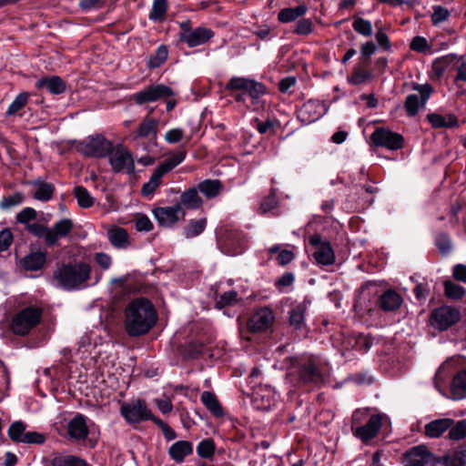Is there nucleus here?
I'll return each mask as SVG.
<instances>
[{"mask_svg":"<svg viewBox=\"0 0 466 466\" xmlns=\"http://www.w3.org/2000/svg\"><path fill=\"white\" fill-rule=\"evenodd\" d=\"M431 22L433 25H439L446 21L450 16V12L447 8L441 5H434L432 7Z\"/></svg>","mask_w":466,"mask_h":466,"instance_id":"4d7b16f0","label":"nucleus"},{"mask_svg":"<svg viewBox=\"0 0 466 466\" xmlns=\"http://www.w3.org/2000/svg\"><path fill=\"white\" fill-rule=\"evenodd\" d=\"M294 32L301 35H309L312 32V23L309 19H300L297 23Z\"/></svg>","mask_w":466,"mask_h":466,"instance_id":"774afa93","label":"nucleus"},{"mask_svg":"<svg viewBox=\"0 0 466 466\" xmlns=\"http://www.w3.org/2000/svg\"><path fill=\"white\" fill-rule=\"evenodd\" d=\"M198 191L197 187H190L184 191L180 196V202L178 204L188 209L199 208L203 204V200Z\"/></svg>","mask_w":466,"mask_h":466,"instance_id":"473e14b6","label":"nucleus"},{"mask_svg":"<svg viewBox=\"0 0 466 466\" xmlns=\"http://www.w3.org/2000/svg\"><path fill=\"white\" fill-rule=\"evenodd\" d=\"M207 219H191L187 226L184 228L183 234L187 238H192L200 235L206 228Z\"/></svg>","mask_w":466,"mask_h":466,"instance_id":"a19ab883","label":"nucleus"},{"mask_svg":"<svg viewBox=\"0 0 466 466\" xmlns=\"http://www.w3.org/2000/svg\"><path fill=\"white\" fill-rule=\"evenodd\" d=\"M36 218V211L32 208H25L16 215L17 222L21 224H25L26 226L30 221L35 220Z\"/></svg>","mask_w":466,"mask_h":466,"instance_id":"bf43d9fd","label":"nucleus"},{"mask_svg":"<svg viewBox=\"0 0 466 466\" xmlns=\"http://www.w3.org/2000/svg\"><path fill=\"white\" fill-rule=\"evenodd\" d=\"M369 409H363V410H357L352 414L351 419V429L352 432H354V429L356 426L362 425V422L368 418L369 416Z\"/></svg>","mask_w":466,"mask_h":466,"instance_id":"0e129e2a","label":"nucleus"},{"mask_svg":"<svg viewBox=\"0 0 466 466\" xmlns=\"http://www.w3.org/2000/svg\"><path fill=\"white\" fill-rule=\"evenodd\" d=\"M120 413L129 424L138 423L151 418V411L145 400H142L123 403L120 408Z\"/></svg>","mask_w":466,"mask_h":466,"instance_id":"f8f14e48","label":"nucleus"},{"mask_svg":"<svg viewBox=\"0 0 466 466\" xmlns=\"http://www.w3.org/2000/svg\"><path fill=\"white\" fill-rule=\"evenodd\" d=\"M109 155V163L112 169L118 172H125L127 174H133L135 172V163L132 154L129 150L122 146L116 147H112V151Z\"/></svg>","mask_w":466,"mask_h":466,"instance_id":"9b49d317","label":"nucleus"},{"mask_svg":"<svg viewBox=\"0 0 466 466\" xmlns=\"http://www.w3.org/2000/svg\"><path fill=\"white\" fill-rule=\"evenodd\" d=\"M375 25L377 28V31L375 34V38H376V41H377L379 46L384 51L390 50V48H391L390 40V37L388 36V35L384 32L382 25H380L379 22H376Z\"/></svg>","mask_w":466,"mask_h":466,"instance_id":"5fc2aeb1","label":"nucleus"},{"mask_svg":"<svg viewBox=\"0 0 466 466\" xmlns=\"http://www.w3.org/2000/svg\"><path fill=\"white\" fill-rule=\"evenodd\" d=\"M308 11L306 5L281 9L278 14V20L281 23H290L303 16Z\"/></svg>","mask_w":466,"mask_h":466,"instance_id":"f704fd0d","label":"nucleus"},{"mask_svg":"<svg viewBox=\"0 0 466 466\" xmlns=\"http://www.w3.org/2000/svg\"><path fill=\"white\" fill-rule=\"evenodd\" d=\"M197 453L200 458L209 459L215 453V443L212 439L202 440L197 446Z\"/></svg>","mask_w":466,"mask_h":466,"instance_id":"3c124183","label":"nucleus"},{"mask_svg":"<svg viewBox=\"0 0 466 466\" xmlns=\"http://www.w3.org/2000/svg\"><path fill=\"white\" fill-rule=\"evenodd\" d=\"M29 93L22 92L18 94L6 110V116H14L19 112L28 102Z\"/></svg>","mask_w":466,"mask_h":466,"instance_id":"a18cd8bd","label":"nucleus"},{"mask_svg":"<svg viewBox=\"0 0 466 466\" xmlns=\"http://www.w3.org/2000/svg\"><path fill=\"white\" fill-rule=\"evenodd\" d=\"M35 86L38 89H46L55 95L62 94L66 90L65 82L57 76L38 79L35 83Z\"/></svg>","mask_w":466,"mask_h":466,"instance_id":"bb28decb","label":"nucleus"},{"mask_svg":"<svg viewBox=\"0 0 466 466\" xmlns=\"http://www.w3.org/2000/svg\"><path fill=\"white\" fill-rule=\"evenodd\" d=\"M49 462L51 466H90L86 460L74 455H56Z\"/></svg>","mask_w":466,"mask_h":466,"instance_id":"e433bc0d","label":"nucleus"},{"mask_svg":"<svg viewBox=\"0 0 466 466\" xmlns=\"http://www.w3.org/2000/svg\"><path fill=\"white\" fill-rule=\"evenodd\" d=\"M405 466L434 465L439 461L425 445H418L403 454Z\"/></svg>","mask_w":466,"mask_h":466,"instance_id":"2eb2a0df","label":"nucleus"},{"mask_svg":"<svg viewBox=\"0 0 466 466\" xmlns=\"http://www.w3.org/2000/svg\"><path fill=\"white\" fill-rule=\"evenodd\" d=\"M13 233L9 228H4L0 231V252L5 251L13 243Z\"/></svg>","mask_w":466,"mask_h":466,"instance_id":"e2e57ef3","label":"nucleus"},{"mask_svg":"<svg viewBox=\"0 0 466 466\" xmlns=\"http://www.w3.org/2000/svg\"><path fill=\"white\" fill-rule=\"evenodd\" d=\"M26 425L22 421H15L9 427L8 436L16 442L42 444L46 438L36 431H25Z\"/></svg>","mask_w":466,"mask_h":466,"instance_id":"f3484780","label":"nucleus"},{"mask_svg":"<svg viewBox=\"0 0 466 466\" xmlns=\"http://www.w3.org/2000/svg\"><path fill=\"white\" fill-rule=\"evenodd\" d=\"M91 267L86 262L63 264L54 272V279L66 290L84 288L90 279Z\"/></svg>","mask_w":466,"mask_h":466,"instance_id":"7ed1b4c3","label":"nucleus"},{"mask_svg":"<svg viewBox=\"0 0 466 466\" xmlns=\"http://www.w3.org/2000/svg\"><path fill=\"white\" fill-rule=\"evenodd\" d=\"M26 229L29 233L35 237L44 238L46 244L48 246V232H50L49 228L39 223H32L26 226Z\"/></svg>","mask_w":466,"mask_h":466,"instance_id":"6e6d98bb","label":"nucleus"},{"mask_svg":"<svg viewBox=\"0 0 466 466\" xmlns=\"http://www.w3.org/2000/svg\"><path fill=\"white\" fill-rule=\"evenodd\" d=\"M225 89L230 93L237 102H245L246 96H248L254 109L259 108L261 97L268 92L263 83L244 76H232L226 84Z\"/></svg>","mask_w":466,"mask_h":466,"instance_id":"f03ea898","label":"nucleus"},{"mask_svg":"<svg viewBox=\"0 0 466 466\" xmlns=\"http://www.w3.org/2000/svg\"><path fill=\"white\" fill-rule=\"evenodd\" d=\"M107 238L111 245L118 249H125L130 245L127 231L120 227H113L108 229Z\"/></svg>","mask_w":466,"mask_h":466,"instance_id":"cd10ccee","label":"nucleus"},{"mask_svg":"<svg viewBox=\"0 0 466 466\" xmlns=\"http://www.w3.org/2000/svg\"><path fill=\"white\" fill-rule=\"evenodd\" d=\"M445 461L448 464L452 466H463L466 462V453L464 451H454L449 454Z\"/></svg>","mask_w":466,"mask_h":466,"instance_id":"052dcab7","label":"nucleus"},{"mask_svg":"<svg viewBox=\"0 0 466 466\" xmlns=\"http://www.w3.org/2000/svg\"><path fill=\"white\" fill-rule=\"evenodd\" d=\"M174 96L173 90L163 84L150 85L132 95V99L137 105L153 103L167 99Z\"/></svg>","mask_w":466,"mask_h":466,"instance_id":"6e6552de","label":"nucleus"},{"mask_svg":"<svg viewBox=\"0 0 466 466\" xmlns=\"http://www.w3.org/2000/svg\"><path fill=\"white\" fill-rule=\"evenodd\" d=\"M168 56V50L166 46H159L154 55H152L147 62L149 68H157L166 62Z\"/></svg>","mask_w":466,"mask_h":466,"instance_id":"c03bdc74","label":"nucleus"},{"mask_svg":"<svg viewBox=\"0 0 466 466\" xmlns=\"http://www.w3.org/2000/svg\"><path fill=\"white\" fill-rule=\"evenodd\" d=\"M288 377L298 386H318L323 381V375L311 358H291Z\"/></svg>","mask_w":466,"mask_h":466,"instance_id":"20e7f679","label":"nucleus"},{"mask_svg":"<svg viewBox=\"0 0 466 466\" xmlns=\"http://www.w3.org/2000/svg\"><path fill=\"white\" fill-rule=\"evenodd\" d=\"M460 311L450 306H441L433 309L430 321L434 329L446 330L460 319Z\"/></svg>","mask_w":466,"mask_h":466,"instance_id":"9d476101","label":"nucleus"},{"mask_svg":"<svg viewBox=\"0 0 466 466\" xmlns=\"http://www.w3.org/2000/svg\"><path fill=\"white\" fill-rule=\"evenodd\" d=\"M112 143L102 135L91 136L79 142L78 152L90 157H104L112 151Z\"/></svg>","mask_w":466,"mask_h":466,"instance_id":"0eeeda50","label":"nucleus"},{"mask_svg":"<svg viewBox=\"0 0 466 466\" xmlns=\"http://www.w3.org/2000/svg\"><path fill=\"white\" fill-rule=\"evenodd\" d=\"M187 156V150L179 148L177 151L169 156L167 159L160 163L158 167L167 174L177 166L184 161Z\"/></svg>","mask_w":466,"mask_h":466,"instance_id":"58836bf2","label":"nucleus"},{"mask_svg":"<svg viewBox=\"0 0 466 466\" xmlns=\"http://www.w3.org/2000/svg\"><path fill=\"white\" fill-rule=\"evenodd\" d=\"M68 435L76 441L85 440L89 433L86 424V418L82 414H77L69 422L67 428Z\"/></svg>","mask_w":466,"mask_h":466,"instance_id":"4be33fe9","label":"nucleus"},{"mask_svg":"<svg viewBox=\"0 0 466 466\" xmlns=\"http://www.w3.org/2000/svg\"><path fill=\"white\" fill-rule=\"evenodd\" d=\"M448 437L451 441H460L466 437V420H461L453 422V425L449 429Z\"/></svg>","mask_w":466,"mask_h":466,"instance_id":"603ef678","label":"nucleus"},{"mask_svg":"<svg viewBox=\"0 0 466 466\" xmlns=\"http://www.w3.org/2000/svg\"><path fill=\"white\" fill-rule=\"evenodd\" d=\"M279 204L275 188L270 189V193L263 198L258 208L260 214H266L277 208Z\"/></svg>","mask_w":466,"mask_h":466,"instance_id":"09e8293b","label":"nucleus"},{"mask_svg":"<svg viewBox=\"0 0 466 466\" xmlns=\"http://www.w3.org/2000/svg\"><path fill=\"white\" fill-rule=\"evenodd\" d=\"M33 185L35 187L33 196L35 199L40 201H48L52 198L55 191V187L53 184L37 181Z\"/></svg>","mask_w":466,"mask_h":466,"instance_id":"ea45409f","label":"nucleus"},{"mask_svg":"<svg viewBox=\"0 0 466 466\" xmlns=\"http://www.w3.org/2000/svg\"><path fill=\"white\" fill-rule=\"evenodd\" d=\"M73 228V221L69 218H63L55 223L48 232V246H54L60 238H66Z\"/></svg>","mask_w":466,"mask_h":466,"instance_id":"b1692460","label":"nucleus"},{"mask_svg":"<svg viewBox=\"0 0 466 466\" xmlns=\"http://www.w3.org/2000/svg\"><path fill=\"white\" fill-rule=\"evenodd\" d=\"M412 89L420 94V97L416 94H410L406 97L404 107L410 116H414L418 114L420 107L425 106L433 92L431 85L428 83H415L412 85Z\"/></svg>","mask_w":466,"mask_h":466,"instance_id":"1a4fd4ad","label":"nucleus"},{"mask_svg":"<svg viewBox=\"0 0 466 466\" xmlns=\"http://www.w3.org/2000/svg\"><path fill=\"white\" fill-rule=\"evenodd\" d=\"M462 363L460 364L461 366ZM459 370L453 376L451 384L450 397L452 400H462L466 396V370L459 367Z\"/></svg>","mask_w":466,"mask_h":466,"instance_id":"5701e85b","label":"nucleus"},{"mask_svg":"<svg viewBox=\"0 0 466 466\" xmlns=\"http://www.w3.org/2000/svg\"><path fill=\"white\" fill-rule=\"evenodd\" d=\"M167 11V0H154L148 18L153 21H162Z\"/></svg>","mask_w":466,"mask_h":466,"instance_id":"79ce46f5","label":"nucleus"},{"mask_svg":"<svg viewBox=\"0 0 466 466\" xmlns=\"http://www.w3.org/2000/svg\"><path fill=\"white\" fill-rule=\"evenodd\" d=\"M43 316V309L37 306H26L14 312L9 329L17 336H26L38 326Z\"/></svg>","mask_w":466,"mask_h":466,"instance_id":"39448f33","label":"nucleus"},{"mask_svg":"<svg viewBox=\"0 0 466 466\" xmlns=\"http://www.w3.org/2000/svg\"><path fill=\"white\" fill-rule=\"evenodd\" d=\"M153 215L159 226L172 227L180 218L185 217V212L180 204H176L172 207L156 208L153 209Z\"/></svg>","mask_w":466,"mask_h":466,"instance_id":"6ab92c4d","label":"nucleus"},{"mask_svg":"<svg viewBox=\"0 0 466 466\" xmlns=\"http://www.w3.org/2000/svg\"><path fill=\"white\" fill-rule=\"evenodd\" d=\"M327 113L325 104L319 100L309 99L298 111V119L303 125H309Z\"/></svg>","mask_w":466,"mask_h":466,"instance_id":"dca6fc26","label":"nucleus"},{"mask_svg":"<svg viewBox=\"0 0 466 466\" xmlns=\"http://www.w3.org/2000/svg\"><path fill=\"white\" fill-rule=\"evenodd\" d=\"M383 418L384 415L382 414L370 416L363 425L355 427L353 435L362 442H369L378 435L382 425Z\"/></svg>","mask_w":466,"mask_h":466,"instance_id":"a211bd4d","label":"nucleus"},{"mask_svg":"<svg viewBox=\"0 0 466 466\" xmlns=\"http://www.w3.org/2000/svg\"><path fill=\"white\" fill-rule=\"evenodd\" d=\"M461 363H463L461 357L452 358L443 363L437 370L435 375V388L441 392L442 395H445V392H442L441 381L444 380L447 372L454 371L459 369Z\"/></svg>","mask_w":466,"mask_h":466,"instance_id":"c756f323","label":"nucleus"},{"mask_svg":"<svg viewBox=\"0 0 466 466\" xmlns=\"http://www.w3.org/2000/svg\"><path fill=\"white\" fill-rule=\"evenodd\" d=\"M95 261L103 270L109 269L113 263L111 256L104 252L96 253Z\"/></svg>","mask_w":466,"mask_h":466,"instance_id":"69168bd1","label":"nucleus"},{"mask_svg":"<svg viewBox=\"0 0 466 466\" xmlns=\"http://www.w3.org/2000/svg\"><path fill=\"white\" fill-rule=\"evenodd\" d=\"M201 401L205 407L216 417L223 416L222 407L217 396L211 391H204L201 394Z\"/></svg>","mask_w":466,"mask_h":466,"instance_id":"4c0bfd02","label":"nucleus"},{"mask_svg":"<svg viewBox=\"0 0 466 466\" xmlns=\"http://www.w3.org/2000/svg\"><path fill=\"white\" fill-rule=\"evenodd\" d=\"M402 297L393 289L384 291L379 299V306L384 311H395L402 304Z\"/></svg>","mask_w":466,"mask_h":466,"instance_id":"393cba45","label":"nucleus"},{"mask_svg":"<svg viewBox=\"0 0 466 466\" xmlns=\"http://www.w3.org/2000/svg\"><path fill=\"white\" fill-rule=\"evenodd\" d=\"M166 175L158 167L154 170L150 179L142 186L141 194L143 197L151 198L157 187L162 184V177Z\"/></svg>","mask_w":466,"mask_h":466,"instance_id":"2f4dec72","label":"nucleus"},{"mask_svg":"<svg viewBox=\"0 0 466 466\" xmlns=\"http://www.w3.org/2000/svg\"><path fill=\"white\" fill-rule=\"evenodd\" d=\"M197 188L207 198H214L220 194L223 185L218 179H205L198 184Z\"/></svg>","mask_w":466,"mask_h":466,"instance_id":"72a5a7b5","label":"nucleus"},{"mask_svg":"<svg viewBox=\"0 0 466 466\" xmlns=\"http://www.w3.org/2000/svg\"><path fill=\"white\" fill-rule=\"evenodd\" d=\"M454 420L450 418L436 419L424 426V435L430 439H438L442 436L452 425Z\"/></svg>","mask_w":466,"mask_h":466,"instance_id":"412c9836","label":"nucleus"},{"mask_svg":"<svg viewBox=\"0 0 466 466\" xmlns=\"http://www.w3.org/2000/svg\"><path fill=\"white\" fill-rule=\"evenodd\" d=\"M75 197L78 205L83 208H87L93 206L94 198L91 197L86 188L82 186L75 187Z\"/></svg>","mask_w":466,"mask_h":466,"instance_id":"49530a36","label":"nucleus"},{"mask_svg":"<svg viewBox=\"0 0 466 466\" xmlns=\"http://www.w3.org/2000/svg\"><path fill=\"white\" fill-rule=\"evenodd\" d=\"M179 27V40L186 43L188 47L204 45L214 36V32L210 28L204 26L192 28L190 20L180 22Z\"/></svg>","mask_w":466,"mask_h":466,"instance_id":"423d86ee","label":"nucleus"},{"mask_svg":"<svg viewBox=\"0 0 466 466\" xmlns=\"http://www.w3.org/2000/svg\"><path fill=\"white\" fill-rule=\"evenodd\" d=\"M193 452L192 443L187 441H177L168 449V454L177 462L184 461Z\"/></svg>","mask_w":466,"mask_h":466,"instance_id":"c85d7f7f","label":"nucleus"},{"mask_svg":"<svg viewBox=\"0 0 466 466\" xmlns=\"http://www.w3.org/2000/svg\"><path fill=\"white\" fill-rule=\"evenodd\" d=\"M24 201V196L21 193H15L7 198H4L0 203L2 208L7 209L14 206L20 205Z\"/></svg>","mask_w":466,"mask_h":466,"instance_id":"680f3d73","label":"nucleus"},{"mask_svg":"<svg viewBox=\"0 0 466 466\" xmlns=\"http://www.w3.org/2000/svg\"><path fill=\"white\" fill-rule=\"evenodd\" d=\"M309 243L315 248L312 254L318 264L322 266H330L336 260L334 250L329 241H323L319 234L309 238Z\"/></svg>","mask_w":466,"mask_h":466,"instance_id":"4468645a","label":"nucleus"},{"mask_svg":"<svg viewBox=\"0 0 466 466\" xmlns=\"http://www.w3.org/2000/svg\"><path fill=\"white\" fill-rule=\"evenodd\" d=\"M427 120L433 128H451L458 125V119L453 114H440L437 112L427 115Z\"/></svg>","mask_w":466,"mask_h":466,"instance_id":"a878e982","label":"nucleus"},{"mask_svg":"<svg viewBox=\"0 0 466 466\" xmlns=\"http://www.w3.org/2000/svg\"><path fill=\"white\" fill-rule=\"evenodd\" d=\"M158 124L159 121L157 119L147 115L139 124L134 138L152 137L156 139Z\"/></svg>","mask_w":466,"mask_h":466,"instance_id":"7c9ffc66","label":"nucleus"},{"mask_svg":"<svg viewBox=\"0 0 466 466\" xmlns=\"http://www.w3.org/2000/svg\"><path fill=\"white\" fill-rule=\"evenodd\" d=\"M370 140L376 147H381L390 150H398L403 147V137L389 128L377 127L370 135Z\"/></svg>","mask_w":466,"mask_h":466,"instance_id":"ddd939ff","label":"nucleus"},{"mask_svg":"<svg viewBox=\"0 0 466 466\" xmlns=\"http://www.w3.org/2000/svg\"><path fill=\"white\" fill-rule=\"evenodd\" d=\"M410 48L419 53H426L430 50L431 46L425 37L417 35L411 40Z\"/></svg>","mask_w":466,"mask_h":466,"instance_id":"13d9d810","label":"nucleus"},{"mask_svg":"<svg viewBox=\"0 0 466 466\" xmlns=\"http://www.w3.org/2000/svg\"><path fill=\"white\" fill-rule=\"evenodd\" d=\"M352 27L358 34L366 37L370 36L373 33L371 22L361 17L354 18Z\"/></svg>","mask_w":466,"mask_h":466,"instance_id":"8fccbe9b","label":"nucleus"},{"mask_svg":"<svg viewBox=\"0 0 466 466\" xmlns=\"http://www.w3.org/2000/svg\"><path fill=\"white\" fill-rule=\"evenodd\" d=\"M444 289L445 296L451 299H459L464 295L463 288L451 280L444 282Z\"/></svg>","mask_w":466,"mask_h":466,"instance_id":"864d4df0","label":"nucleus"},{"mask_svg":"<svg viewBox=\"0 0 466 466\" xmlns=\"http://www.w3.org/2000/svg\"><path fill=\"white\" fill-rule=\"evenodd\" d=\"M238 301V294L235 290L226 291L217 297L216 307L223 309L225 307L233 306Z\"/></svg>","mask_w":466,"mask_h":466,"instance_id":"de8ad7c7","label":"nucleus"},{"mask_svg":"<svg viewBox=\"0 0 466 466\" xmlns=\"http://www.w3.org/2000/svg\"><path fill=\"white\" fill-rule=\"evenodd\" d=\"M157 321V310L147 299H135L125 309L124 327L130 337L147 334Z\"/></svg>","mask_w":466,"mask_h":466,"instance_id":"f257e3e1","label":"nucleus"},{"mask_svg":"<svg viewBox=\"0 0 466 466\" xmlns=\"http://www.w3.org/2000/svg\"><path fill=\"white\" fill-rule=\"evenodd\" d=\"M46 259V256L45 252H32L22 259V265L27 270L35 271L44 266Z\"/></svg>","mask_w":466,"mask_h":466,"instance_id":"c9c22d12","label":"nucleus"},{"mask_svg":"<svg viewBox=\"0 0 466 466\" xmlns=\"http://www.w3.org/2000/svg\"><path fill=\"white\" fill-rule=\"evenodd\" d=\"M184 137V130L181 128H172L165 134V140L168 144H177Z\"/></svg>","mask_w":466,"mask_h":466,"instance_id":"338daca9","label":"nucleus"},{"mask_svg":"<svg viewBox=\"0 0 466 466\" xmlns=\"http://www.w3.org/2000/svg\"><path fill=\"white\" fill-rule=\"evenodd\" d=\"M306 307L302 304H299L293 307L289 311V323L295 329H301L304 323Z\"/></svg>","mask_w":466,"mask_h":466,"instance_id":"37998d69","label":"nucleus"},{"mask_svg":"<svg viewBox=\"0 0 466 466\" xmlns=\"http://www.w3.org/2000/svg\"><path fill=\"white\" fill-rule=\"evenodd\" d=\"M274 321V315L270 309L264 307L257 309L248 321V328L252 332L268 329Z\"/></svg>","mask_w":466,"mask_h":466,"instance_id":"aec40b11","label":"nucleus"}]
</instances>
